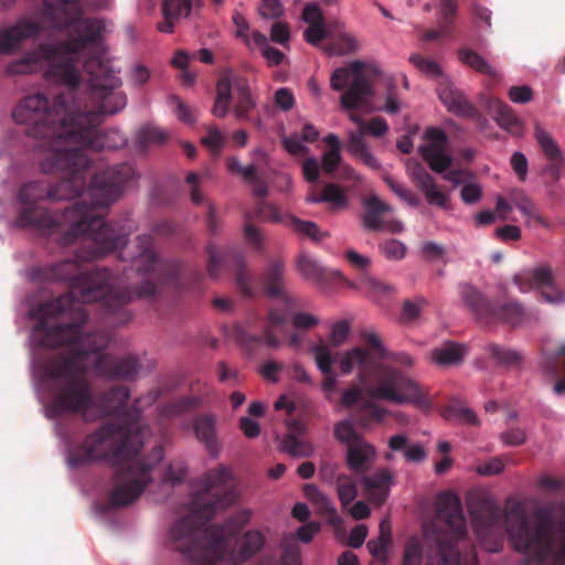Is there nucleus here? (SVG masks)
Returning <instances> with one entry per match:
<instances>
[{
    "label": "nucleus",
    "instance_id": "8",
    "mask_svg": "<svg viewBox=\"0 0 565 565\" xmlns=\"http://www.w3.org/2000/svg\"><path fill=\"white\" fill-rule=\"evenodd\" d=\"M100 120V115L93 111L75 114L56 159V161H61L57 171L68 170L71 173H75L86 168L88 158L85 150L88 148L94 150L117 149L126 143V137L118 129L97 131L95 128Z\"/></svg>",
    "mask_w": 565,
    "mask_h": 565
},
{
    "label": "nucleus",
    "instance_id": "55",
    "mask_svg": "<svg viewBox=\"0 0 565 565\" xmlns=\"http://www.w3.org/2000/svg\"><path fill=\"white\" fill-rule=\"evenodd\" d=\"M498 315L502 320L516 326L522 321L523 310L518 303H509L501 307Z\"/></svg>",
    "mask_w": 565,
    "mask_h": 565
},
{
    "label": "nucleus",
    "instance_id": "7",
    "mask_svg": "<svg viewBox=\"0 0 565 565\" xmlns=\"http://www.w3.org/2000/svg\"><path fill=\"white\" fill-rule=\"evenodd\" d=\"M76 114L73 100L57 97L52 109L42 94L25 97L13 110L19 124H34L45 139L38 149L39 164L43 172H56L61 161H56L64 140Z\"/></svg>",
    "mask_w": 565,
    "mask_h": 565
},
{
    "label": "nucleus",
    "instance_id": "46",
    "mask_svg": "<svg viewBox=\"0 0 565 565\" xmlns=\"http://www.w3.org/2000/svg\"><path fill=\"white\" fill-rule=\"evenodd\" d=\"M482 194L483 189L473 175L462 185L460 191V199L465 204L473 205L482 199Z\"/></svg>",
    "mask_w": 565,
    "mask_h": 565
},
{
    "label": "nucleus",
    "instance_id": "41",
    "mask_svg": "<svg viewBox=\"0 0 565 565\" xmlns=\"http://www.w3.org/2000/svg\"><path fill=\"white\" fill-rule=\"evenodd\" d=\"M488 351L499 363L508 366L519 365L522 361L521 354L514 349L491 344L488 347Z\"/></svg>",
    "mask_w": 565,
    "mask_h": 565
},
{
    "label": "nucleus",
    "instance_id": "26",
    "mask_svg": "<svg viewBox=\"0 0 565 565\" xmlns=\"http://www.w3.org/2000/svg\"><path fill=\"white\" fill-rule=\"evenodd\" d=\"M466 354L467 347L465 344L447 341L434 348L429 353V359L439 366H451L460 364Z\"/></svg>",
    "mask_w": 565,
    "mask_h": 565
},
{
    "label": "nucleus",
    "instance_id": "56",
    "mask_svg": "<svg viewBox=\"0 0 565 565\" xmlns=\"http://www.w3.org/2000/svg\"><path fill=\"white\" fill-rule=\"evenodd\" d=\"M366 387L367 386H365L364 388ZM363 393L366 394L365 390H363L359 385H352L342 392L341 404L347 408H351L362 401Z\"/></svg>",
    "mask_w": 565,
    "mask_h": 565
},
{
    "label": "nucleus",
    "instance_id": "59",
    "mask_svg": "<svg viewBox=\"0 0 565 565\" xmlns=\"http://www.w3.org/2000/svg\"><path fill=\"white\" fill-rule=\"evenodd\" d=\"M170 106L173 114L183 122L192 124L194 121V115L190 110V108L183 104V102L177 97L172 96L170 98Z\"/></svg>",
    "mask_w": 565,
    "mask_h": 565
},
{
    "label": "nucleus",
    "instance_id": "38",
    "mask_svg": "<svg viewBox=\"0 0 565 565\" xmlns=\"http://www.w3.org/2000/svg\"><path fill=\"white\" fill-rule=\"evenodd\" d=\"M286 222L295 231L308 236L313 241H321L328 236V233L321 232L318 225L311 221H302L296 216L290 215L287 217Z\"/></svg>",
    "mask_w": 565,
    "mask_h": 565
},
{
    "label": "nucleus",
    "instance_id": "21",
    "mask_svg": "<svg viewBox=\"0 0 565 565\" xmlns=\"http://www.w3.org/2000/svg\"><path fill=\"white\" fill-rule=\"evenodd\" d=\"M39 31L36 24L20 21L0 33V52L9 54L17 50L23 40L34 36Z\"/></svg>",
    "mask_w": 565,
    "mask_h": 565
},
{
    "label": "nucleus",
    "instance_id": "15",
    "mask_svg": "<svg viewBox=\"0 0 565 565\" xmlns=\"http://www.w3.org/2000/svg\"><path fill=\"white\" fill-rule=\"evenodd\" d=\"M423 139L424 143L419 147L423 159L433 171L443 173L452 162V158L447 151L448 138L446 134L439 128L430 127L425 130Z\"/></svg>",
    "mask_w": 565,
    "mask_h": 565
},
{
    "label": "nucleus",
    "instance_id": "14",
    "mask_svg": "<svg viewBox=\"0 0 565 565\" xmlns=\"http://www.w3.org/2000/svg\"><path fill=\"white\" fill-rule=\"evenodd\" d=\"M514 284L521 292L540 290L542 299L551 305L565 302V292L554 286V277L546 267L524 269L514 276Z\"/></svg>",
    "mask_w": 565,
    "mask_h": 565
},
{
    "label": "nucleus",
    "instance_id": "53",
    "mask_svg": "<svg viewBox=\"0 0 565 565\" xmlns=\"http://www.w3.org/2000/svg\"><path fill=\"white\" fill-rule=\"evenodd\" d=\"M282 145L291 156H305L309 151L303 138L297 134L284 137Z\"/></svg>",
    "mask_w": 565,
    "mask_h": 565
},
{
    "label": "nucleus",
    "instance_id": "27",
    "mask_svg": "<svg viewBox=\"0 0 565 565\" xmlns=\"http://www.w3.org/2000/svg\"><path fill=\"white\" fill-rule=\"evenodd\" d=\"M513 207L518 209L525 217L526 225H531L533 222L546 226L545 220L537 213L534 203L527 196V194L520 189H512L508 193V198H504Z\"/></svg>",
    "mask_w": 565,
    "mask_h": 565
},
{
    "label": "nucleus",
    "instance_id": "3",
    "mask_svg": "<svg viewBox=\"0 0 565 565\" xmlns=\"http://www.w3.org/2000/svg\"><path fill=\"white\" fill-rule=\"evenodd\" d=\"M148 433L139 422L125 427L104 426L87 436L77 452L66 456L67 466L74 468L85 461L108 460L116 468L110 503L114 507L130 504L150 482L153 463L162 459L161 449H157L151 463L141 462L139 451Z\"/></svg>",
    "mask_w": 565,
    "mask_h": 565
},
{
    "label": "nucleus",
    "instance_id": "20",
    "mask_svg": "<svg viewBox=\"0 0 565 565\" xmlns=\"http://www.w3.org/2000/svg\"><path fill=\"white\" fill-rule=\"evenodd\" d=\"M207 253L210 257L209 273L212 276H216L218 273V268L222 266H233L237 269V284L245 294L249 292L247 288V282L249 278L246 274L241 271L243 258L236 249L230 248L226 250H218L216 247L210 246Z\"/></svg>",
    "mask_w": 565,
    "mask_h": 565
},
{
    "label": "nucleus",
    "instance_id": "13",
    "mask_svg": "<svg viewBox=\"0 0 565 565\" xmlns=\"http://www.w3.org/2000/svg\"><path fill=\"white\" fill-rule=\"evenodd\" d=\"M349 119L356 126L355 131L348 132V151L365 166L373 170L381 168L380 161L373 156L364 140L365 135L374 137L384 136L388 130L387 122L382 118H373L371 121H364L360 116L349 111Z\"/></svg>",
    "mask_w": 565,
    "mask_h": 565
},
{
    "label": "nucleus",
    "instance_id": "34",
    "mask_svg": "<svg viewBox=\"0 0 565 565\" xmlns=\"http://www.w3.org/2000/svg\"><path fill=\"white\" fill-rule=\"evenodd\" d=\"M458 57L461 63L473 68L475 71L495 77L497 70L490 65L481 55L470 49H461L458 52Z\"/></svg>",
    "mask_w": 565,
    "mask_h": 565
},
{
    "label": "nucleus",
    "instance_id": "29",
    "mask_svg": "<svg viewBox=\"0 0 565 565\" xmlns=\"http://www.w3.org/2000/svg\"><path fill=\"white\" fill-rule=\"evenodd\" d=\"M138 243L141 250L132 259L138 264L139 270L142 271V274L145 275L158 271L161 268L162 264L161 260L157 258L154 252L151 248L150 236H139Z\"/></svg>",
    "mask_w": 565,
    "mask_h": 565
},
{
    "label": "nucleus",
    "instance_id": "16",
    "mask_svg": "<svg viewBox=\"0 0 565 565\" xmlns=\"http://www.w3.org/2000/svg\"><path fill=\"white\" fill-rule=\"evenodd\" d=\"M502 512L495 505H489L483 516H475L473 530L479 545L487 552H499L502 547Z\"/></svg>",
    "mask_w": 565,
    "mask_h": 565
},
{
    "label": "nucleus",
    "instance_id": "33",
    "mask_svg": "<svg viewBox=\"0 0 565 565\" xmlns=\"http://www.w3.org/2000/svg\"><path fill=\"white\" fill-rule=\"evenodd\" d=\"M305 497L315 507L316 512L324 515H335L337 510L331 499L322 493L318 487L312 483L303 487Z\"/></svg>",
    "mask_w": 565,
    "mask_h": 565
},
{
    "label": "nucleus",
    "instance_id": "35",
    "mask_svg": "<svg viewBox=\"0 0 565 565\" xmlns=\"http://www.w3.org/2000/svg\"><path fill=\"white\" fill-rule=\"evenodd\" d=\"M422 178L424 179L418 188L425 194L427 202L431 205H437L444 209L447 207L448 198L444 192H441L433 177L430 174H423Z\"/></svg>",
    "mask_w": 565,
    "mask_h": 565
},
{
    "label": "nucleus",
    "instance_id": "39",
    "mask_svg": "<svg viewBox=\"0 0 565 565\" xmlns=\"http://www.w3.org/2000/svg\"><path fill=\"white\" fill-rule=\"evenodd\" d=\"M297 268L303 277L315 281L321 280L323 276L322 266L310 255H300L297 260Z\"/></svg>",
    "mask_w": 565,
    "mask_h": 565
},
{
    "label": "nucleus",
    "instance_id": "64",
    "mask_svg": "<svg viewBox=\"0 0 565 565\" xmlns=\"http://www.w3.org/2000/svg\"><path fill=\"white\" fill-rule=\"evenodd\" d=\"M243 233L244 239L249 247L254 248L255 250H260L263 248L264 239L255 226L246 224L244 226Z\"/></svg>",
    "mask_w": 565,
    "mask_h": 565
},
{
    "label": "nucleus",
    "instance_id": "4",
    "mask_svg": "<svg viewBox=\"0 0 565 565\" xmlns=\"http://www.w3.org/2000/svg\"><path fill=\"white\" fill-rule=\"evenodd\" d=\"M230 478V470L220 467L210 472L206 478L196 486L192 503V515L175 522L170 531L171 541L179 543V550L193 558L194 565H217L226 556L224 543L230 536L235 535L250 518L252 511L244 509L238 511L223 526H207L202 533L200 525L224 509L231 500L223 501L220 492Z\"/></svg>",
    "mask_w": 565,
    "mask_h": 565
},
{
    "label": "nucleus",
    "instance_id": "49",
    "mask_svg": "<svg viewBox=\"0 0 565 565\" xmlns=\"http://www.w3.org/2000/svg\"><path fill=\"white\" fill-rule=\"evenodd\" d=\"M282 449L296 457H308L312 454L313 448L310 444L299 440L298 438L290 436L284 440Z\"/></svg>",
    "mask_w": 565,
    "mask_h": 565
},
{
    "label": "nucleus",
    "instance_id": "61",
    "mask_svg": "<svg viewBox=\"0 0 565 565\" xmlns=\"http://www.w3.org/2000/svg\"><path fill=\"white\" fill-rule=\"evenodd\" d=\"M558 356H564L563 367L565 369V342L552 353H544L541 359V366L548 373L555 374V362Z\"/></svg>",
    "mask_w": 565,
    "mask_h": 565
},
{
    "label": "nucleus",
    "instance_id": "30",
    "mask_svg": "<svg viewBox=\"0 0 565 565\" xmlns=\"http://www.w3.org/2000/svg\"><path fill=\"white\" fill-rule=\"evenodd\" d=\"M365 213L363 216V224L366 228L372 231H380L383 227L381 214L391 211V206L375 194H371L365 201Z\"/></svg>",
    "mask_w": 565,
    "mask_h": 565
},
{
    "label": "nucleus",
    "instance_id": "22",
    "mask_svg": "<svg viewBox=\"0 0 565 565\" xmlns=\"http://www.w3.org/2000/svg\"><path fill=\"white\" fill-rule=\"evenodd\" d=\"M534 138L545 158L551 162V171L558 175L559 168L564 163V154L559 145L553 138L551 132L543 128L539 122L534 125Z\"/></svg>",
    "mask_w": 565,
    "mask_h": 565
},
{
    "label": "nucleus",
    "instance_id": "51",
    "mask_svg": "<svg viewBox=\"0 0 565 565\" xmlns=\"http://www.w3.org/2000/svg\"><path fill=\"white\" fill-rule=\"evenodd\" d=\"M225 142V136L216 128L209 127L202 143L213 153H217Z\"/></svg>",
    "mask_w": 565,
    "mask_h": 565
},
{
    "label": "nucleus",
    "instance_id": "60",
    "mask_svg": "<svg viewBox=\"0 0 565 565\" xmlns=\"http://www.w3.org/2000/svg\"><path fill=\"white\" fill-rule=\"evenodd\" d=\"M426 303L427 301L423 297H416L413 300L405 301L403 307V319L408 321L416 319Z\"/></svg>",
    "mask_w": 565,
    "mask_h": 565
},
{
    "label": "nucleus",
    "instance_id": "50",
    "mask_svg": "<svg viewBox=\"0 0 565 565\" xmlns=\"http://www.w3.org/2000/svg\"><path fill=\"white\" fill-rule=\"evenodd\" d=\"M323 199L332 209H341L347 205L344 192L335 184H328L324 186Z\"/></svg>",
    "mask_w": 565,
    "mask_h": 565
},
{
    "label": "nucleus",
    "instance_id": "12",
    "mask_svg": "<svg viewBox=\"0 0 565 565\" xmlns=\"http://www.w3.org/2000/svg\"><path fill=\"white\" fill-rule=\"evenodd\" d=\"M284 276V265L278 260L273 262L265 273L264 280L267 287V291L271 297H281V308H273L269 311L268 321L263 334L258 337L255 333H253L249 324L244 326L242 323H237L233 327V338H235L243 344L262 342L270 348L279 347L280 343L277 335L274 332V329L285 323L286 311L289 309L291 303V300L285 296V287L282 284Z\"/></svg>",
    "mask_w": 565,
    "mask_h": 565
},
{
    "label": "nucleus",
    "instance_id": "54",
    "mask_svg": "<svg viewBox=\"0 0 565 565\" xmlns=\"http://www.w3.org/2000/svg\"><path fill=\"white\" fill-rule=\"evenodd\" d=\"M349 333H350V324L347 321L341 320V321L333 323L331 326V330H330L331 343H329V344L331 347L332 345L339 347V345L343 344L347 341Z\"/></svg>",
    "mask_w": 565,
    "mask_h": 565
},
{
    "label": "nucleus",
    "instance_id": "24",
    "mask_svg": "<svg viewBox=\"0 0 565 565\" xmlns=\"http://www.w3.org/2000/svg\"><path fill=\"white\" fill-rule=\"evenodd\" d=\"M265 544V535L259 530L248 531L243 535L234 551L228 556L233 564L242 563L258 553Z\"/></svg>",
    "mask_w": 565,
    "mask_h": 565
},
{
    "label": "nucleus",
    "instance_id": "48",
    "mask_svg": "<svg viewBox=\"0 0 565 565\" xmlns=\"http://www.w3.org/2000/svg\"><path fill=\"white\" fill-rule=\"evenodd\" d=\"M362 337L367 342V344L371 347V350H369V351L372 353L373 358L377 362H382V360H386L387 351H386L385 347L383 345L381 338L373 329L365 330L362 333Z\"/></svg>",
    "mask_w": 565,
    "mask_h": 565
},
{
    "label": "nucleus",
    "instance_id": "62",
    "mask_svg": "<svg viewBox=\"0 0 565 565\" xmlns=\"http://www.w3.org/2000/svg\"><path fill=\"white\" fill-rule=\"evenodd\" d=\"M422 254L426 260H440L445 256V247L439 243L428 241L422 245Z\"/></svg>",
    "mask_w": 565,
    "mask_h": 565
},
{
    "label": "nucleus",
    "instance_id": "63",
    "mask_svg": "<svg viewBox=\"0 0 565 565\" xmlns=\"http://www.w3.org/2000/svg\"><path fill=\"white\" fill-rule=\"evenodd\" d=\"M510 100L514 104H526L532 100L533 92L530 86H512L508 92Z\"/></svg>",
    "mask_w": 565,
    "mask_h": 565
},
{
    "label": "nucleus",
    "instance_id": "31",
    "mask_svg": "<svg viewBox=\"0 0 565 565\" xmlns=\"http://www.w3.org/2000/svg\"><path fill=\"white\" fill-rule=\"evenodd\" d=\"M193 429L196 437L202 440L209 451L216 456L218 454V446L215 440V418L212 415L200 416L193 422Z\"/></svg>",
    "mask_w": 565,
    "mask_h": 565
},
{
    "label": "nucleus",
    "instance_id": "42",
    "mask_svg": "<svg viewBox=\"0 0 565 565\" xmlns=\"http://www.w3.org/2000/svg\"><path fill=\"white\" fill-rule=\"evenodd\" d=\"M334 436L337 440L345 444L347 448L363 439L358 435L351 419H344L337 423L334 426Z\"/></svg>",
    "mask_w": 565,
    "mask_h": 565
},
{
    "label": "nucleus",
    "instance_id": "45",
    "mask_svg": "<svg viewBox=\"0 0 565 565\" xmlns=\"http://www.w3.org/2000/svg\"><path fill=\"white\" fill-rule=\"evenodd\" d=\"M252 157H253V162L249 164L243 166V168L237 173V175L242 177L248 183L255 181V178L257 177L256 171H257L258 167L262 163L267 162V154L260 148L254 149L252 152Z\"/></svg>",
    "mask_w": 565,
    "mask_h": 565
},
{
    "label": "nucleus",
    "instance_id": "17",
    "mask_svg": "<svg viewBox=\"0 0 565 565\" xmlns=\"http://www.w3.org/2000/svg\"><path fill=\"white\" fill-rule=\"evenodd\" d=\"M234 89H239L250 102V92L245 81L233 71H225L218 79L216 87V97L212 109L215 117L223 118L227 115Z\"/></svg>",
    "mask_w": 565,
    "mask_h": 565
},
{
    "label": "nucleus",
    "instance_id": "19",
    "mask_svg": "<svg viewBox=\"0 0 565 565\" xmlns=\"http://www.w3.org/2000/svg\"><path fill=\"white\" fill-rule=\"evenodd\" d=\"M394 482L395 477L387 468L379 469L374 473L361 478L365 495L376 505L383 504L388 498Z\"/></svg>",
    "mask_w": 565,
    "mask_h": 565
},
{
    "label": "nucleus",
    "instance_id": "57",
    "mask_svg": "<svg viewBox=\"0 0 565 565\" xmlns=\"http://www.w3.org/2000/svg\"><path fill=\"white\" fill-rule=\"evenodd\" d=\"M387 185L390 189L403 201H405L411 206H417L419 203V200L416 195L411 193L409 190L404 188L401 183L396 182L395 180L391 178L385 179Z\"/></svg>",
    "mask_w": 565,
    "mask_h": 565
},
{
    "label": "nucleus",
    "instance_id": "32",
    "mask_svg": "<svg viewBox=\"0 0 565 565\" xmlns=\"http://www.w3.org/2000/svg\"><path fill=\"white\" fill-rule=\"evenodd\" d=\"M512 212L511 204L502 195L495 196L494 211L482 210L475 216L477 226H483L493 223L497 218L501 221L512 220L510 213Z\"/></svg>",
    "mask_w": 565,
    "mask_h": 565
},
{
    "label": "nucleus",
    "instance_id": "23",
    "mask_svg": "<svg viewBox=\"0 0 565 565\" xmlns=\"http://www.w3.org/2000/svg\"><path fill=\"white\" fill-rule=\"evenodd\" d=\"M438 95L441 103L449 111L461 116L472 114L471 105L448 78H443V81H440L438 85Z\"/></svg>",
    "mask_w": 565,
    "mask_h": 565
},
{
    "label": "nucleus",
    "instance_id": "5",
    "mask_svg": "<svg viewBox=\"0 0 565 565\" xmlns=\"http://www.w3.org/2000/svg\"><path fill=\"white\" fill-rule=\"evenodd\" d=\"M505 531L513 548L529 559L565 565V511L530 519L518 507L507 513Z\"/></svg>",
    "mask_w": 565,
    "mask_h": 565
},
{
    "label": "nucleus",
    "instance_id": "36",
    "mask_svg": "<svg viewBox=\"0 0 565 565\" xmlns=\"http://www.w3.org/2000/svg\"><path fill=\"white\" fill-rule=\"evenodd\" d=\"M254 46L258 47L267 63L271 66L279 65L285 60V54L269 45L268 38L259 31H253Z\"/></svg>",
    "mask_w": 565,
    "mask_h": 565
},
{
    "label": "nucleus",
    "instance_id": "43",
    "mask_svg": "<svg viewBox=\"0 0 565 565\" xmlns=\"http://www.w3.org/2000/svg\"><path fill=\"white\" fill-rule=\"evenodd\" d=\"M191 0H164L163 18L181 20L186 18L191 12Z\"/></svg>",
    "mask_w": 565,
    "mask_h": 565
},
{
    "label": "nucleus",
    "instance_id": "6",
    "mask_svg": "<svg viewBox=\"0 0 565 565\" xmlns=\"http://www.w3.org/2000/svg\"><path fill=\"white\" fill-rule=\"evenodd\" d=\"M337 362L343 375L356 370V380L362 385H365L369 376L374 379V384L365 388L366 395L373 401L426 405L425 394L412 377L377 362L366 349L352 347L344 350L338 354Z\"/></svg>",
    "mask_w": 565,
    "mask_h": 565
},
{
    "label": "nucleus",
    "instance_id": "58",
    "mask_svg": "<svg viewBox=\"0 0 565 565\" xmlns=\"http://www.w3.org/2000/svg\"><path fill=\"white\" fill-rule=\"evenodd\" d=\"M284 13V7L280 0H262L259 14L265 19H276Z\"/></svg>",
    "mask_w": 565,
    "mask_h": 565
},
{
    "label": "nucleus",
    "instance_id": "10",
    "mask_svg": "<svg viewBox=\"0 0 565 565\" xmlns=\"http://www.w3.org/2000/svg\"><path fill=\"white\" fill-rule=\"evenodd\" d=\"M302 20L308 24L303 32L305 40L315 46H320L329 55L342 56L359 51L360 43L356 36L343 22L327 23L318 4H306Z\"/></svg>",
    "mask_w": 565,
    "mask_h": 565
},
{
    "label": "nucleus",
    "instance_id": "2",
    "mask_svg": "<svg viewBox=\"0 0 565 565\" xmlns=\"http://www.w3.org/2000/svg\"><path fill=\"white\" fill-rule=\"evenodd\" d=\"M79 0H57L47 2L45 15L56 28H70V43L42 45L19 61L9 65L11 74L41 72L43 75L67 87L78 86L88 76L94 93L100 99L103 115H114L127 105L126 95L116 90L121 85L119 71L110 65L102 42L109 24L98 20H79Z\"/></svg>",
    "mask_w": 565,
    "mask_h": 565
},
{
    "label": "nucleus",
    "instance_id": "1",
    "mask_svg": "<svg viewBox=\"0 0 565 565\" xmlns=\"http://www.w3.org/2000/svg\"><path fill=\"white\" fill-rule=\"evenodd\" d=\"M111 282V276L105 269L77 277L72 281L68 295L33 313L38 323L30 337L32 350L66 344L70 353L62 362L33 361L32 364L35 391L49 418L73 412L81 413L85 420H94L118 413L129 398L125 387L116 388L103 398H94L85 381L89 367L105 376L129 377L136 373L134 359H129L126 366L114 365L113 359L100 352L107 345L108 337L92 334L83 327L86 315L81 303L107 299L114 291Z\"/></svg>",
    "mask_w": 565,
    "mask_h": 565
},
{
    "label": "nucleus",
    "instance_id": "44",
    "mask_svg": "<svg viewBox=\"0 0 565 565\" xmlns=\"http://www.w3.org/2000/svg\"><path fill=\"white\" fill-rule=\"evenodd\" d=\"M337 491L339 500L344 508H348L358 495L355 483L345 475L338 477Z\"/></svg>",
    "mask_w": 565,
    "mask_h": 565
},
{
    "label": "nucleus",
    "instance_id": "11",
    "mask_svg": "<svg viewBox=\"0 0 565 565\" xmlns=\"http://www.w3.org/2000/svg\"><path fill=\"white\" fill-rule=\"evenodd\" d=\"M63 220L71 226L74 236L83 235L85 241L94 243L97 249L82 256L93 259L106 253L120 249L126 246V235H117L110 224H106L100 216H97L93 206L75 204L65 210Z\"/></svg>",
    "mask_w": 565,
    "mask_h": 565
},
{
    "label": "nucleus",
    "instance_id": "37",
    "mask_svg": "<svg viewBox=\"0 0 565 565\" xmlns=\"http://www.w3.org/2000/svg\"><path fill=\"white\" fill-rule=\"evenodd\" d=\"M443 416L447 420L457 422L460 424H467V425H478L479 419L476 415V413L460 404H452L449 405L444 412Z\"/></svg>",
    "mask_w": 565,
    "mask_h": 565
},
{
    "label": "nucleus",
    "instance_id": "28",
    "mask_svg": "<svg viewBox=\"0 0 565 565\" xmlns=\"http://www.w3.org/2000/svg\"><path fill=\"white\" fill-rule=\"evenodd\" d=\"M488 108L500 127L511 132L520 130V119L504 102L494 98L489 103Z\"/></svg>",
    "mask_w": 565,
    "mask_h": 565
},
{
    "label": "nucleus",
    "instance_id": "52",
    "mask_svg": "<svg viewBox=\"0 0 565 565\" xmlns=\"http://www.w3.org/2000/svg\"><path fill=\"white\" fill-rule=\"evenodd\" d=\"M381 249L386 258L391 260L403 259L406 255V246L397 239H388L381 245Z\"/></svg>",
    "mask_w": 565,
    "mask_h": 565
},
{
    "label": "nucleus",
    "instance_id": "25",
    "mask_svg": "<svg viewBox=\"0 0 565 565\" xmlns=\"http://www.w3.org/2000/svg\"><path fill=\"white\" fill-rule=\"evenodd\" d=\"M375 457V448L362 439L348 447L347 465L355 473L364 472L373 463Z\"/></svg>",
    "mask_w": 565,
    "mask_h": 565
},
{
    "label": "nucleus",
    "instance_id": "18",
    "mask_svg": "<svg viewBox=\"0 0 565 565\" xmlns=\"http://www.w3.org/2000/svg\"><path fill=\"white\" fill-rule=\"evenodd\" d=\"M309 351L313 356L317 369L323 375L321 390L329 397L335 392L339 383L338 375L333 372L334 358L331 345L324 340H320L312 344Z\"/></svg>",
    "mask_w": 565,
    "mask_h": 565
},
{
    "label": "nucleus",
    "instance_id": "47",
    "mask_svg": "<svg viewBox=\"0 0 565 565\" xmlns=\"http://www.w3.org/2000/svg\"><path fill=\"white\" fill-rule=\"evenodd\" d=\"M409 61L423 74L430 76V77H435V78H438V77H440L441 79L444 78L441 67L435 61L424 58L417 54L411 55Z\"/></svg>",
    "mask_w": 565,
    "mask_h": 565
},
{
    "label": "nucleus",
    "instance_id": "40",
    "mask_svg": "<svg viewBox=\"0 0 565 565\" xmlns=\"http://www.w3.org/2000/svg\"><path fill=\"white\" fill-rule=\"evenodd\" d=\"M360 287L369 297L377 300L394 291V287L371 276L362 277Z\"/></svg>",
    "mask_w": 565,
    "mask_h": 565
},
{
    "label": "nucleus",
    "instance_id": "9",
    "mask_svg": "<svg viewBox=\"0 0 565 565\" xmlns=\"http://www.w3.org/2000/svg\"><path fill=\"white\" fill-rule=\"evenodd\" d=\"M366 65L361 61H352L344 66L335 68L330 77V86L335 92H343L340 96V106L345 111L365 109L366 111L383 110L387 114H397L401 102L388 93L383 107H372L375 92L365 74Z\"/></svg>",
    "mask_w": 565,
    "mask_h": 565
}]
</instances>
